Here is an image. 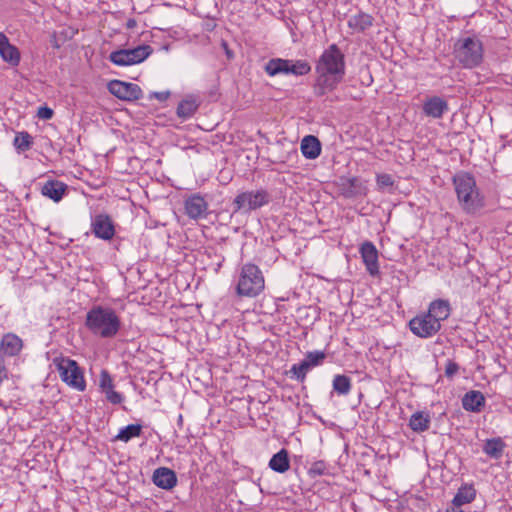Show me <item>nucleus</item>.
<instances>
[{"label":"nucleus","mask_w":512,"mask_h":512,"mask_svg":"<svg viewBox=\"0 0 512 512\" xmlns=\"http://www.w3.org/2000/svg\"><path fill=\"white\" fill-rule=\"evenodd\" d=\"M344 56L336 44L330 45L320 56L315 66L317 74L315 94L324 95L332 90L344 75Z\"/></svg>","instance_id":"1"},{"label":"nucleus","mask_w":512,"mask_h":512,"mask_svg":"<svg viewBox=\"0 0 512 512\" xmlns=\"http://www.w3.org/2000/svg\"><path fill=\"white\" fill-rule=\"evenodd\" d=\"M108 90L115 97L125 101H135L142 97V90L137 84L120 80L110 81Z\"/></svg>","instance_id":"13"},{"label":"nucleus","mask_w":512,"mask_h":512,"mask_svg":"<svg viewBox=\"0 0 512 512\" xmlns=\"http://www.w3.org/2000/svg\"><path fill=\"white\" fill-rule=\"evenodd\" d=\"M431 417L428 412L417 411L410 416L409 427L417 433L427 431L430 427Z\"/></svg>","instance_id":"20"},{"label":"nucleus","mask_w":512,"mask_h":512,"mask_svg":"<svg viewBox=\"0 0 512 512\" xmlns=\"http://www.w3.org/2000/svg\"><path fill=\"white\" fill-rule=\"evenodd\" d=\"M68 186L59 180H47L41 187V194L54 202H59L67 191Z\"/></svg>","instance_id":"16"},{"label":"nucleus","mask_w":512,"mask_h":512,"mask_svg":"<svg viewBox=\"0 0 512 512\" xmlns=\"http://www.w3.org/2000/svg\"><path fill=\"white\" fill-rule=\"evenodd\" d=\"M506 448L505 442L500 437L487 439L483 446V452L493 459H500Z\"/></svg>","instance_id":"21"},{"label":"nucleus","mask_w":512,"mask_h":512,"mask_svg":"<svg viewBox=\"0 0 512 512\" xmlns=\"http://www.w3.org/2000/svg\"><path fill=\"white\" fill-rule=\"evenodd\" d=\"M348 26L352 27V21L351 20H348Z\"/></svg>","instance_id":"47"},{"label":"nucleus","mask_w":512,"mask_h":512,"mask_svg":"<svg viewBox=\"0 0 512 512\" xmlns=\"http://www.w3.org/2000/svg\"><path fill=\"white\" fill-rule=\"evenodd\" d=\"M0 407L6 410L8 408V405L5 401L0 399Z\"/></svg>","instance_id":"45"},{"label":"nucleus","mask_w":512,"mask_h":512,"mask_svg":"<svg viewBox=\"0 0 512 512\" xmlns=\"http://www.w3.org/2000/svg\"><path fill=\"white\" fill-rule=\"evenodd\" d=\"M7 43H9L8 38L3 33H0V49Z\"/></svg>","instance_id":"42"},{"label":"nucleus","mask_w":512,"mask_h":512,"mask_svg":"<svg viewBox=\"0 0 512 512\" xmlns=\"http://www.w3.org/2000/svg\"><path fill=\"white\" fill-rule=\"evenodd\" d=\"M453 184L458 202L464 212L475 214L485 205L475 178L467 172H459L453 177Z\"/></svg>","instance_id":"4"},{"label":"nucleus","mask_w":512,"mask_h":512,"mask_svg":"<svg viewBox=\"0 0 512 512\" xmlns=\"http://www.w3.org/2000/svg\"><path fill=\"white\" fill-rule=\"evenodd\" d=\"M459 370V366L456 362L448 361L445 366V375L448 378L453 377Z\"/></svg>","instance_id":"38"},{"label":"nucleus","mask_w":512,"mask_h":512,"mask_svg":"<svg viewBox=\"0 0 512 512\" xmlns=\"http://www.w3.org/2000/svg\"><path fill=\"white\" fill-rule=\"evenodd\" d=\"M451 305L448 300H433L426 312H420L408 323L410 331L420 338H430L441 329V323L449 318Z\"/></svg>","instance_id":"2"},{"label":"nucleus","mask_w":512,"mask_h":512,"mask_svg":"<svg viewBox=\"0 0 512 512\" xmlns=\"http://www.w3.org/2000/svg\"><path fill=\"white\" fill-rule=\"evenodd\" d=\"M348 449H349V445H348V444H346V445H345V452H348Z\"/></svg>","instance_id":"46"},{"label":"nucleus","mask_w":512,"mask_h":512,"mask_svg":"<svg viewBox=\"0 0 512 512\" xmlns=\"http://www.w3.org/2000/svg\"><path fill=\"white\" fill-rule=\"evenodd\" d=\"M38 117L44 120H49L53 117V110L47 106L40 107L37 113Z\"/></svg>","instance_id":"39"},{"label":"nucleus","mask_w":512,"mask_h":512,"mask_svg":"<svg viewBox=\"0 0 512 512\" xmlns=\"http://www.w3.org/2000/svg\"><path fill=\"white\" fill-rule=\"evenodd\" d=\"M85 326L95 336L113 338L121 329V320L113 308L96 305L87 312Z\"/></svg>","instance_id":"3"},{"label":"nucleus","mask_w":512,"mask_h":512,"mask_svg":"<svg viewBox=\"0 0 512 512\" xmlns=\"http://www.w3.org/2000/svg\"><path fill=\"white\" fill-rule=\"evenodd\" d=\"M476 497V490L472 485H465L458 489L453 498V507L460 508L464 504L471 503Z\"/></svg>","instance_id":"24"},{"label":"nucleus","mask_w":512,"mask_h":512,"mask_svg":"<svg viewBox=\"0 0 512 512\" xmlns=\"http://www.w3.org/2000/svg\"><path fill=\"white\" fill-rule=\"evenodd\" d=\"M306 360L312 365V367H317L321 365L326 359V353L324 351H310L305 355Z\"/></svg>","instance_id":"33"},{"label":"nucleus","mask_w":512,"mask_h":512,"mask_svg":"<svg viewBox=\"0 0 512 512\" xmlns=\"http://www.w3.org/2000/svg\"><path fill=\"white\" fill-rule=\"evenodd\" d=\"M221 46L224 49L227 58L228 59L233 58L234 54H233L232 50L229 48L228 43L226 41H222Z\"/></svg>","instance_id":"41"},{"label":"nucleus","mask_w":512,"mask_h":512,"mask_svg":"<svg viewBox=\"0 0 512 512\" xmlns=\"http://www.w3.org/2000/svg\"><path fill=\"white\" fill-rule=\"evenodd\" d=\"M376 182L379 188L392 187L394 185V179L392 175L387 173L378 174Z\"/></svg>","instance_id":"36"},{"label":"nucleus","mask_w":512,"mask_h":512,"mask_svg":"<svg viewBox=\"0 0 512 512\" xmlns=\"http://www.w3.org/2000/svg\"><path fill=\"white\" fill-rule=\"evenodd\" d=\"M199 104L195 99L187 98L182 100L177 107L176 113L179 118L188 119L198 110Z\"/></svg>","instance_id":"26"},{"label":"nucleus","mask_w":512,"mask_h":512,"mask_svg":"<svg viewBox=\"0 0 512 512\" xmlns=\"http://www.w3.org/2000/svg\"><path fill=\"white\" fill-rule=\"evenodd\" d=\"M311 71V65L306 60H290L289 74L295 76L307 75Z\"/></svg>","instance_id":"31"},{"label":"nucleus","mask_w":512,"mask_h":512,"mask_svg":"<svg viewBox=\"0 0 512 512\" xmlns=\"http://www.w3.org/2000/svg\"><path fill=\"white\" fill-rule=\"evenodd\" d=\"M142 433L141 424H129L119 430L113 441L129 442L131 439L139 437Z\"/></svg>","instance_id":"25"},{"label":"nucleus","mask_w":512,"mask_h":512,"mask_svg":"<svg viewBox=\"0 0 512 512\" xmlns=\"http://www.w3.org/2000/svg\"><path fill=\"white\" fill-rule=\"evenodd\" d=\"M170 91L152 92L149 95V99L155 98L160 102L166 101L170 97Z\"/></svg>","instance_id":"40"},{"label":"nucleus","mask_w":512,"mask_h":512,"mask_svg":"<svg viewBox=\"0 0 512 512\" xmlns=\"http://www.w3.org/2000/svg\"><path fill=\"white\" fill-rule=\"evenodd\" d=\"M269 468L277 473H285L290 468L288 451L281 449L269 461Z\"/></svg>","instance_id":"22"},{"label":"nucleus","mask_w":512,"mask_h":512,"mask_svg":"<svg viewBox=\"0 0 512 512\" xmlns=\"http://www.w3.org/2000/svg\"><path fill=\"white\" fill-rule=\"evenodd\" d=\"M13 145L19 153L26 152L31 149L33 145V138L26 131L18 132L15 135Z\"/></svg>","instance_id":"27"},{"label":"nucleus","mask_w":512,"mask_h":512,"mask_svg":"<svg viewBox=\"0 0 512 512\" xmlns=\"http://www.w3.org/2000/svg\"><path fill=\"white\" fill-rule=\"evenodd\" d=\"M184 211L192 220L205 219L209 215V204L200 193H194L185 199Z\"/></svg>","instance_id":"12"},{"label":"nucleus","mask_w":512,"mask_h":512,"mask_svg":"<svg viewBox=\"0 0 512 512\" xmlns=\"http://www.w3.org/2000/svg\"><path fill=\"white\" fill-rule=\"evenodd\" d=\"M448 109V102L440 96L427 97L422 104L423 113L434 119L442 118Z\"/></svg>","instance_id":"14"},{"label":"nucleus","mask_w":512,"mask_h":512,"mask_svg":"<svg viewBox=\"0 0 512 512\" xmlns=\"http://www.w3.org/2000/svg\"><path fill=\"white\" fill-rule=\"evenodd\" d=\"M445 512H464V511L460 508L450 507V508L446 509Z\"/></svg>","instance_id":"43"},{"label":"nucleus","mask_w":512,"mask_h":512,"mask_svg":"<svg viewBox=\"0 0 512 512\" xmlns=\"http://www.w3.org/2000/svg\"><path fill=\"white\" fill-rule=\"evenodd\" d=\"M300 149L306 159H316L321 153V143L317 137L307 135L302 139Z\"/></svg>","instance_id":"19"},{"label":"nucleus","mask_w":512,"mask_h":512,"mask_svg":"<svg viewBox=\"0 0 512 512\" xmlns=\"http://www.w3.org/2000/svg\"><path fill=\"white\" fill-rule=\"evenodd\" d=\"M103 393L105 394L106 399L114 405L120 404L123 401L122 394L115 391L114 388L109 389Z\"/></svg>","instance_id":"37"},{"label":"nucleus","mask_w":512,"mask_h":512,"mask_svg":"<svg viewBox=\"0 0 512 512\" xmlns=\"http://www.w3.org/2000/svg\"><path fill=\"white\" fill-rule=\"evenodd\" d=\"M100 388L102 392L114 388L113 379L111 378L110 374L105 370H103L100 375Z\"/></svg>","instance_id":"35"},{"label":"nucleus","mask_w":512,"mask_h":512,"mask_svg":"<svg viewBox=\"0 0 512 512\" xmlns=\"http://www.w3.org/2000/svg\"><path fill=\"white\" fill-rule=\"evenodd\" d=\"M455 57L465 68H474L483 60V45L479 39L467 37L455 45Z\"/></svg>","instance_id":"6"},{"label":"nucleus","mask_w":512,"mask_h":512,"mask_svg":"<svg viewBox=\"0 0 512 512\" xmlns=\"http://www.w3.org/2000/svg\"><path fill=\"white\" fill-rule=\"evenodd\" d=\"M271 200L269 192L265 189L250 190L239 193L233 200L232 214L249 213L267 205Z\"/></svg>","instance_id":"7"},{"label":"nucleus","mask_w":512,"mask_h":512,"mask_svg":"<svg viewBox=\"0 0 512 512\" xmlns=\"http://www.w3.org/2000/svg\"><path fill=\"white\" fill-rule=\"evenodd\" d=\"M153 52L151 46L143 44L131 49H120L109 55V60L117 66H131L147 59Z\"/></svg>","instance_id":"9"},{"label":"nucleus","mask_w":512,"mask_h":512,"mask_svg":"<svg viewBox=\"0 0 512 512\" xmlns=\"http://www.w3.org/2000/svg\"><path fill=\"white\" fill-rule=\"evenodd\" d=\"M372 21V16L361 13L355 18L354 27L358 28L361 31H364L372 26Z\"/></svg>","instance_id":"34"},{"label":"nucleus","mask_w":512,"mask_h":512,"mask_svg":"<svg viewBox=\"0 0 512 512\" xmlns=\"http://www.w3.org/2000/svg\"><path fill=\"white\" fill-rule=\"evenodd\" d=\"M54 363L63 382L78 391L85 390L86 382L83 372L75 360L61 357L56 358Z\"/></svg>","instance_id":"8"},{"label":"nucleus","mask_w":512,"mask_h":512,"mask_svg":"<svg viewBox=\"0 0 512 512\" xmlns=\"http://www.w3.org/2000/svg\"><path fill=\"white\" fill-rule=\"evenodd\" d=\"M91 232L101 240L110 241L116 233L115 223L106 213H99L91 219Z\"/></svg>","instance_id":"10"},{"label":"nucleus","mask_w":512,"mask_h":512,"mask_svg":"<svg viewBox=\"0 0 512 512\" xmlns=\"http://www.w3.org/2000/svg\"><path fill=\"white\" fill-rule=\"evenodd\" d=\"M308 474L311 477L329 475L331 474V467L323 460L315 461L311 464Z\"/></svg>","instance_id":"32"},{"label":"nucleus","mask_w":512,"mask_h":512,"mask_svg":"<svg viewBox=\"0 0 512 512\" xmlns=\"http://www.w3.org/2000/svg\"><path fill=\"white\" fill-rule=\"evenodd\" d=\"M484 405L485 397L480 391H469L462 398V406L466 411L480 412Z\"/></svg>","instance_id":"18"},{"label":"nucleus","mask_w":512,"mask_h":512,"mask_svg":"<svg viewBox=\"0 0 512 512\" xmlns=\"http://www.w3.org/2000/svg\"><path fill=\"white\" fill-rule=\"evenodd\" d=\"M264 71L271 77L289 74V59L272 58L265 64Z\"/></svg>","instance_id":"23"},{"label":"nucleus","mask_w":512,"mask_h":512,"mask_svg":"<svg viewBox=\"0 0 512 512\" xmlns=\"http://www.w3.org/2000/svg\"><path fill=\"white\" fill-rule=\"evenodd\" d=\"M359 253L367 273L372 278L380 277L379 252L376 246L372 242L366 241L361 244Z\"/></svg>","instance_id":"11"},{"label":"nucleus","mask_w":512,"mask_h":512,"mask_svg":"<svg viewBox=\"0 0 512 512\" xmlns=\"http://www.w3.org/2000/svg\"><path fill=\"white\" fill-rule=\"evenodd\" d=\"M0 347L3 354L7 356H16L22 350L23 341L16 334L7 333L2 337Z\"/></svg>","instance_id":"17"},{"label":"nucleus","mask_w":512,"mask_h":512,"mask_svg":"<svg viewBox=\"0 0 512 512\" xmlns=\"http://www.w3.org/2000/svg\"><path fill=\"white\" fill-rule=\"evenodd\" d=\"M136 25V21L134 19H129L127 22L128 28H133Z\"/></svg>","instance_id":"44"},{"label":"nucleus","mask_w":512,"mask_h":512,"mask_svg":"<svg viewBox=\"0 0 512 512\" xmlns=\"http://www.w3.org/2000/svg\"><path fill=\"white\" fill-rule=\"evenodd\" d=\"M0 55L4 61L8 62L12 66H17L20 62V53L18 49L10 43H7L0 49Z\"/></svg>","instance_id":"28"},{"label":"nucleus","mask_w":512,"mask_h":512,"mask_svg":"<svg viewBox=\"0 0 512 512\" xmlns=\"http://www.w3.org/2000/svg\"><path fill=\"white\" fill-rule=\"evenodd\" d=\"M265 289V278L261 269L253 263H245L240 267L236 294L240 297L253 298Z\"/></svg>","instance_id":"5"},{"label":"nucleus","mask_w":512,"mask_h":512,"mask_svg":"<svg viewBox=\"0 0 512 512\" xmlns=\"http://www.w3.org/2000/svg\"><path fill=\"white\" fill-rule=\"evenodd\" d=\"M312 365L304 358L301 362L293 364L290 373L299 382H304L307 373L312 369Z\"/></svg>","instance_id":"29"},{"label":"nucleus","mask_w":512,"mask_h":512,"mask_svg":"<svg viewBox=\"0 0 512 512\" xmlns=\"http://www.w3.org/2000/svg\"><path fill=\"white\" fill-rule=\"evenodd\" d=\"M332 385L333 391L338 395H347L351 389L350 378L345 375H336Z\"/></svg>","instance_id":"30"},{"label":"nucleus","mask_w":512,"mask_h":512,"mask_svg":"<svg viewBox=\"0 0 512 512\" xmlns=\"http://www.w3.org/2000/svg\"><path fill=\"white\" fill-rule=\"evenodd\" d=\"M153 483L164 490H171L177 485L176 473L167 467H159L152 475Z\"/></svg>","instance_id":"15"}]
</instances>
